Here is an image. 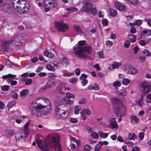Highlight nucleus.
Listing matches in <instances>:
<instances>
[{
  "label": "nucleus",
  "instance_id": "ea45409f",
  "mask_svg": "<svg viewBox=\"0 0 151 151\" xmlns=\"http://www.w3.org/2000/svg\"><path fill=\"white\" fill-rule=\"evenodd\" d=\"M32 82V80L30 79H27L25 80V84L26 85H28L31 84Z\"/></svg>",
  "mask_w": 151,
  "mask_h": 151
},
{
  "label": "nucleus",
  "instance_id": "2f4dec72",
  "mask_svg": "<svg viewBox=\"0 0 151 151\" xmlns=\"http://www.w3.org/2000/svg\"><path fill=\"white\" fill-rule=\"evenodd\" d=\"M77 9L76 8L70 7L66 9V10L70 12H73L77 11Z\"/></svg>",
  "mask_w": 151,
  "mask_h": 151
},
{
  "label": "nucleus",
  "instance_id": "2eb2a0df",
  "mask_svg": "<svg viewBox=\"0 0 151 151\" xmlns=\"http://www.w3.org/2000/svg\"><path fill=\"white\" fill-rule=\"evenodd\" d=\"M110 124L109 127L111 129H114L117 128L118 125L117 124L114 118H111L109 120Z\"/></svg>",
  "mask_w": 151,
  "mask_h": 151
},
{
  "label": "nucleus",
  "instance_id": "37998d69",
  "mask_svg": "<svg viewBox=\"0 0 151 151\" xmlns=\"http://www.w3.org/2000/svg\"><path fill=\"white\" fill-rule=\"evenodd\" d=\"M46 68L47 69L52 71H54L55 70V68L50 64H47L46 66Z\"/></svg>",
  "mask_w": 151,
  "mask_h": 151
},
{
  "label": "nucleus",
  "instance_id": "72a5a7b5",
  "mask_svg": "<svg viewBox=\"0 0 151 151\" xmlns=\"http://www.w3.org/2000/svg\"><path fill=\"white\" fill-rule=\"evenodd\" d=\"M143 34L147 36H151V30H145L142 32Z\"/></svg>",
  "mask_w": 151,
  "mask_h": 151
},
{
  "label": "nucleus",
  "instance_id": "6e6552de",
  "mask_svg": "<svg viewBox=\"0 0 151 151\" xmlns=\"http://www.w3.org/2000/svg\"><path fill=\"white\" fill-rule=\"evenodd\" d=\"M23 38L24 37H22L20 33H17L11 39L10 42L11 43L14 42V45L16 46H20L22 45L21 40H24Z\"/></svg>",
  "mask_w": 151,
  "mask_h": 151
},
{
  "label": "nucleus",
  "instance_id": "393cba45",
  "mask_svg": "<svg viewBox=\"0 0 151 151\" xmlns=\"http://www.w3.org/2000/svg\"><path fill=\"white\" fill-rule=\"evenodd\" d=\"M143 96L142 95H141L138 101L137 104L140 107L143 106Z\"/></svg>",
  "mask_w": 151,
  "mask_h": 151
},
{
  "label": "nucleus",
  "instance_id": "9d476101",
  "mask_svg": "<svg viewBox=\"0 0 151 151\" xmlns=\"http://www.w3.org/2000/svg\"><path fill=\"white\" fill-rule=\"evenodd\" d=\"M55 26L59 31L65 32L69 29V26L62 21L56 23Z\"/></svg>",
  "mask_w": 151,
  "mask_h": 151
},
{
  "label": "nucleus",
  "instance_id": "a878e982",
  "mask_svg": "<svg viewBox=\"0 0 151 151\" xmlns=\"http://www.w3.org/2000/svg\"><path fill=\"white\" fill-rule=\"evenodd\" d=\"M121 85V83L119 81H116L113 83V86L114 87V89L117 90L118 89L117 88L120 87Z\"/></svg>",
  "mask_w": 151,
  "mask_h": 151
},
{
  "label": "nucleus",
  "instance_id": "4468645a",
  "mask_svg": "<svg viewBox=\"0 0 151 151\" xmlns=\"http://www.w3.org/2000/svg\"><path fill=\"white\" fill-rule=\"evenodd\" d=\"M25 1L23 0H13L12 2V4L13 7L17 9L19 6L23 5V3H25Z\"/></svg>",
  "mask_w": 151,
  "mask_h": 151
},
{
  "label": "nucleus",
  "instance_id": "f03ea898",
  "mask_svg": "<svg viewBox=\"0 0 151 151\" xmlns=\"http://www.w3.org/2000/svg\"><path fill=\"white\" fill-rule=\"evenodd\" d=\"M50 104L42 105L37 104L35 101H33L30 105V109L32 114L36 116L41 117L49 114L51 111Z\"/></svg>",
  "mask_w": 151,
  "mask_h": 151
},
{
  "label": "nucleus",
  "instance_id": "f704fd0d",
  "mask_svg": "<svg viewBox=\"0 0 151 151\" xmlns=\"http://www.w3.org/2000/svg\"><path fill=\"white\" fill-rule=\"evenodd\" d=\"M143 53L147 57H150L151 56V53L147 50H145L143 51Z\"/></svg>",
  "mask_w": 151,
  "mask_h": 151
},
{
  "label": "nucleus",
  "instance_id": "09e8293b",
  "mask_svg": "<svg viewBox=\"0 0 151 151\" xmlns=\"http://www.w3.org/2000/svg\"><path fill=\"white\" fill-rule=\"evenodd\" d=\"M39 99L44 101L47 104H50L49 100H48V99L45 98H39Z\"/></svg>",
  "mask_w": 151,
  "mask_h": 151
},
{
  "label": "nucleus",
  "instance_id": "6e6d98bb",
  "mask_svg": "<svg viewBox=\"0 0 151 151\" xmlns=\"http://www.w3.org/2000/svg\"><path fill=\"white\" fill-rule=\"evenodd\" d=\"M106 44L107 46L110 47L112 46L113 43L111 42L108 40L106 42Z\"/></svg>",
  "mask_w": 151,
  "mask_h": 151
},
{
  "label": "nucleus",
  "instance_id": "0e129e2a",
  "mask_svg": "<svg viewBox=\"0 0 151 151\" xmlns=\"http://www.w3.org/2000/svg\"><path fill=\"white\" fill-rule=\"evenodd\" d=\"M73 74L72 73H65L63 74V76L64 77H69L72 76Z\"/></svg>",
  "mask_w": 151,
  "mask_h": 151
},
{
  "label": "nucleus",
  "instance_id": "cd10ccee",
  "mask_svg": "<svg viewBox=\"0 0 151 151\" xmlns=\"http://www.w3.org/2000/svg\"><path fill=\"white\" fill-rule=\"evenodd\" d=\"M16 101L15 100H12L9 102L7 105L8 109L12 108L16 104Z\"/></svg>",
  "mask_w": 151,
  "mask_h": 151
},
{
  "label": "nucleus",
  "instance_id": "4c0bfd02",
  "mask_svg": "<svg viewBox=\"0 0 151 151\" xmlns=\"http://www.w3.org/2000/svg\"><path fill=\"white\" fill-rule=\"evenodd\" d=\"M81 109V107L78 106H76L75 108L74 113L76 114L78 113L79 111Z\"/></svg>",
  "mask_w": 151,
  "mask_h": 151
},
{
  "label": "nucleus",
  "instance_id": "680f3d73",
  "mask_svg": "<svg viewBox=\"0 0 151 151\" xmlns=\"http://www.w3.org/2000/svg\"><path fill=\"white\" fill-rule=\"evenodd\" d=\"M93 90H98L99 89V87L97 84H95L94 86H93Z\"/></svg>",
  "mask_w": 151,
  "mask_h": 151
},
{
  "label": "nucleus",
  "instance_id": "7c9ffc66",
  "mask_svg": "<svg viewBox=\"0 0 151 151\" xmlns=\"http://www.w3.org/2000/svg\"><path fill=\"white\" fill-rule=\"evenodd\" d=\"M7 81L9 83H11V85L12 86H14L16 85L17 83V82L16 81H13L12 79H8L7 80Z\"/></svg>",
  "mask_w": 151,
  "mask_h": 151
},
{
  "label": "nucleus",
  "instance_id": "603ef678",
  "mask_svg": "<svg viewBox=\"0 0 151 151\" xmlns=\"http://www.w3.org/2000/svg\"><path fill=\"white\" fill-rule=\"evenodd\" d=\"M102 23L103 25L106 26L108 24V21L105 19H103L102 20Z\"/></svg>",
  "mask_w": 151,
  "mask_h": 151
},
{
  "label": "nucleus",
  "instance_id": "b1692460",
  "mask_svg": "<svg viewBox=\"0 0 151 151\" xmlns=\"http://www.w3.org/2000/svg\"><path fill=\"white\" fill-rule=\"evenodd\" d=\"M121 62L117 63L116 62H114L112 65V67L113 69H116L119 67L121 65Z\"/></svg>",
  "mask_w": 151,
  "mask_h": 151
},
{
  "label": "nucleus",
  "instance_id": "58836bf2",
  "mask_svg": "<svg viewBox=\"0 0 151 151\" xmlns=\"http://www.w3.org/2000/svg\"><path fill=\"white\" fill-rule=\"evenodd\" d=\"M80 113L82 119L84 121L86 119V117L85 113L84 112L83 110H82Z\"/></svg>",
  "mask_w": 151,
  "mask_h": 151
},
{
  "label": "nucleus",
  "instance_id": "1a4fd4ad",
  "mask_svg": "<svg viewBox=\"0 0 151 151\" xmlns=\"http://www.w3.org/2000/svg\"><path fill=\"white\" fill-rule=\"evenodd\" d=\"M29 5L25 1V3H23V5H20L17 9L19 14H24L29 11Z\"/></svg>",
  "mask_w": 151,
  "mask_h": 151
},
{
  "label": "nucleus",
  "instance_id": "412c9836",
  "mask_svg": "<svg viewBox=\"0 0 151 151\" xmlns=\"http://www.w3.org/2000/svg\"><path fill=\"white\" fill-rule=\"evenodd\" d=\"M139 121V119L136 116L133 115L131 116V122H134L135 123H138Z\"/></svg>",
  "mask_w": 151,
  "mask_h": 151
},
{
  "label": "nucleus",
  "instance_id": "4be33fe9",
  "mask_svg": "<svg viewBox=\"0 0 151 151\" xmlns=\"http://www.w3.org/2000/svg\"><path fill=\"white\" fill-rule=\"evenodd\" d=\"M117 93L120 96H125L127 95V91L125 89H123L118 91Z\"/></svg>",
  "mask_w": 151,
  "mask_h": 151
},
{
  "label": "nucleus",
  "instance_id": "338daca9",
  "mask_svg": "<svg viewBox=\"0 0 151 151\" xmlns=\"http://www.w3.org/2000/svg\"><path fill=\"white\" fill-rule=\"evenodd\" d=\"M81 70L79 68H77L76 69L75 72L77 76L79 75L80 74Z\"/></svg>",
  "mask_w": 151,
  "mask_h": 151
},
{
  "label": "nucleus",
  "instance_id": "39448f33",
  "mask_svg": "<svg viewBox=\"0 0 151 151\" xmlns=\"http://www.w3.org/2000/svg\"><path fill=\"white\" fill-rule=\"evenodd\" d=\"M112 102L114 106V112L116 115L120 117L118 120L119 122L122 120V117L125 114L126 109L121 100L118 98L114 97L111 98Z\"/></svg>",
  "mask_w": 151,
  "mask_h": 151
},
{
  "label": "nucleus",
  "instance_id": "0eeeda50",
  "mask_svg": "<svg viewBox=\"0 0 151 151\" xmlns=\"http://www.w3.org/2000/svg\"><path fill=\"white\" fill-rule=\"evenodd\" d=\"M57 4L55 0H45L44 2V10L47 12L56 7Z\"/></svg>",
  "mask_w": 151,
  "mask_h": 151
},
{
  "label": "nucleus",
  "instance_id": "864d4df0",
  "mask_svg": "<svg viewBox=\"0 0 151 151\" xmlns=\"http://www.w3.org/2000/svg\"><path fill=\"white\" fill-rule=\"evenodd\" d=\"M9 88V86L7 85H4L1 87L2 90L4 91H7Z\"/></svg>",
  "mask_w": 151,
  "mask_h": 151
},
{
  "label": "nucleus",
  "instance_id": "423d86ee",
  "mask_svg": "<svg viewBox=\"0 0 151 151\" xmlns=\"http://www.w3.org/2000/svg\"><path fill=\"white\" fill-rule=\"evenodd\" d=\"M30 123V121H28L24 125L23 130L21 132H17L15 134V138L17 140L21 139H24L27 137L29 130V127Z\"/></svg>",
  "mask_w": 151,
  "mask_h": 151
},
{
  "label": "nucleus",
  "instance_id": "5fc2aeb1",
  "mask_svg": "<svg viewBox=\"0 0 151 151\" xmlns=\"http://www.w3.org/2000/svg\"><path fill=\"white\" fill-rule=\"evenodd\" d=\"M130 45V42L129 41L126 40L124 42V46L127 48L129 47Z\"/></svg>",
  "mask_w": 151,
  "mask_h": 151
},
{
  "label": "nucleus",
  "instance_id": "c03bdc74",
  "mask_svg": "<svg viewBox=\"0 0 151 151\" xmlns=\"http://www.w3.org/2000/svg\"><path fill=\"white\" fill-rule=\"evenodd\" d=\"M91 147L88 145H86L84 146V150L86 151H90L91 149Z\"/></svg>",
  "mask_w": 151,
  "mask_h": 151
},
{
  "label": "nucleus",
  "instance_id": "13d9d810",
  "mask_svg": "<svg viewBox=\"0 0 151 151\" xmlns=\"http://www.w3.org/2000/svg\"><path fill=\"white\" fill-rule=\"evenodd\" d=\"M90 12L93 15H95L96 14V9L94 8H92L90 10Z\"/></svg>",
  "mask_w": 151,
  "mask_h": 151
},
{
  "label": "nucleus",
  "instance_id": "4d7b16f0",
  "mask_svg": "<svg viewBox=\"0 0 151 151\" xmlns=\"http://www.w3.org/2000/svg\"><path fill=\"white\" fill-rule=\"evenodd\" d=\"M70 121L72 123H76L78 122V120L76 118H71L70 119Z\"/></svg>",
  "mask_w": 151,
  "mask_h": 151
},
{
  "label": "nucleus",
  "instance_id": "a19ab883",
  "mask_svg": "<svg viewBox=\"0 0 151 151\" xmlns=\"http://www.w3.org/2000/svg\"><path fill=\"white\" fill-rule=\"evenodd\" d=\"M142 22V21L141 20H138L134 21L133 24L134 25H137L138 26H140Z\"/></svg>",
  "mask_w": 151,
  "mask_h": 151
},
{
  "label": "nucleus",
  "instance_id": "bb28decb",
  "mask_svg": "<svg viewBox=\"0 0 151 151\" xmlns=\"http://www.w3.org/2000/svg\"><path fill=\"white\" fill-rule=\"evenodd\" d=\"M109 13L111 16L114 17L116 15L117 12L116 10L113 9H111L109 10Z\"/></svg>",
  "mask_w": 151,
  "mask_h": 151
},
{
  "label": "nucleus",
  "instance_id": "79ce46f5",
  "mask_svg": "<svg viewBox=\"0 0 151 151\" xmlns=\"http://www.w3.org/2000/svg\"><path fill=\"white\" fill-rule=\"evenodd\" d=\"M129 36L132 37H133V38H129L131 42H134L136 41V38L134 35H129Z\"/></svg>",
  "mask_w": 151,
  "mask_h": 151
},
{
  "label": "nucleus",
  "instance_id": "9b49d317",
  "mask_svg": "<svg viewBox=\"0 0 151 151\" xmlns=\"http://www.w3.org/2000/svg\"><path fill=\"white\" fill-rule=\"evenodd\" d=\"M142 93H147L150 92L151 86L147 81H144L142 84Z\"/></svg>",
  "mask_w": 151,
  "mask_h": 151
},
{
  "label": "nucleus",
  "instance_id": "f257e3e1",
  "mask_svg": "<svg viewBox=\"0 0 151 151\" xmlns=\"http://www.w3.org/2000/svg\"><path fill=\"white\" fill-rule=\"evenodd\" d=\"M35 140L39 147L44 151H49L50 147L54 148L55 151H61L58 144L60 136L58 133L50 134L46 137L45 141L42 140L39 137H37Z\"/></svg>",
  "mask_w": 151,
  "mask_h": 151
},
{
  "label": "nucleus",
  "instance_id": "c85d7f7f",
  "mask_svg": "<svg viewBox=\"0 0 151 151\" xmlns=\"http://www.w3.org/2000/svg\"><path fill=\"white\" fill-rule=\"evenodd\" d=\"M124 142L129 147H132L133 146V143L130 140H128V139H125Z\"/></svg>",
  "mask_w": 151,
  "mask_h": 151
},
{
  "label": "nucleus",
  "instance_id": "052dcab7",
  "mask_svg": "<svg viewBox=\"0 0 151 151\" xmlns=\"http://www.w3.org/2000/svg\"><path fill=\"white\" fill-rule=\"evenodd\" d=\"M87 75L84 74H81L80 78L81 80H85L87 78Z\"/></svg>",
  "mask_w": 151,
  "mask_h": 151
},
{
  "label": "nucleus",
  "instance_id": "3c124183",
  "mask_svg": "<svg viewBox=\"0 0 151 151\" xmlns=\"http://www.w3.org/2000/svg\"><path fill=\"white\" fill-rule=\"evenodd\" d=\"M130 82V80L127 79H125L123 80L122 83L123 84L127 85Z\"/></svg>",
  "mask_w": 151,
  "mask_h": 151
},
{
  "label": "nucleus",
  "instance_id": "5701e85b",
  "mask_svg": "<svg viewBox=\"0 0 151 151\" xmlns=\"http://www.w3.org/2000/svg\"><path fill=\"white\" fill-rule=\"evenodd\" d=\"M73 27L75 31L81 33L82 32V30L80 27L77 24H74Z\"/></svg>",
  "mask_w": 151,
  "mask_h": 151
},
{
  "label": "nucleus",
  "instance_id": "69168bd1",
  "mask_svg": "<svg viewBox=\"0 0 151 151\" xmlns=\"http://www.w3.org/2000/svg\"><path fill=\"white\" fill-rule=\"evenodd\" d=\"M139 137L141 139H142L144 136V134L142 132H140L139 133Z\"/></svg>",
  "mask_w": 151,
  "mask_h": 151
},
{
  "label": "nucleus",
  "instance_id": "a211bd4d",
  "mask_svg": "<svg viewBox=\"0 0 151 151\" xmlns=\"http://www.w3.org/2000/svg\"><path fill=\"white\" fill-rule=\"evenodd\" d=\"M137 136L136 134L134 133H129L128 135V138H126L125 139H128V140H134L136 139Z\"/></svg>",
  "mask_w": 151,
  "mask_h": 151
},
{
  "label": "nucleus",
  "instance_id": "de8ad7c7",
  "mask_svg": "<svg viewBox=\"0 0 151 151\" xmlns=\"http://www.w3.org/2000/svg\"><path fill=\"white\" fill-rule=\"evenodd\" d=\"M101 148V146L99 144H97L95 146L94 150V151H100Z\"/></svg>",
  "mask_w": 151,
  "mask_h": 151
},
{
  "label": "nucleus",
  "instance_id": "aec40b11",
  "mask_svg": "<svg viewBox=\"0 0 151 151\" xmlns=\"http://www.w3.org/2000/svg\"><path fill=\"white\" fill-rule=\"evenodd\" d=\"M20 97L21 98H23L27 95L29 93V91L27 89H24L21 91L20 92Z\"/></svg>",
  "mask_w": 151,
  "mask_h": 151
},
{
  "label": "nucleus",
  "instance_id": "e433bc0d",
  "mask_svg": "<svg viewBox=\"0 0 151 151\" xmlns=\"http://www.w3.org/2000/svg\"><path fill=\"white\" fill-rule=\"evenodd\" d=\"M66 96L67 98L69 99L70 98H73L75 96L74 94L71 93H66Z\"/></svg>",
  "mask_w": 151,
  "mask_h": 151
},
{
  "label": "nucleus",
  "instance_id": "6ab92c4d",
  "mask_svg": "<svg viewBox=\"0 0 151 151\" xmlns=\"http://www.w3.org/2000/svg\"><path fill=\"white\" fill-rule=\"evenodd\" d=\"M55 85V81L54 79L50 80L47 83V87L48 88H51L53 87Z\"/></svg>",
  "mask_w": 151,
  "mask_h": 151
},
{
  "label": "nucleus",
  "instance_id": "e2e57ef3",
  "mask_svg": "<svg viewBox=\"0 0 151 151\" xmlns=\"http://www.w3.org/2000/svg\"><path fill=\"white\" fill-rule=\"evenodd\" d=\"M54 66L55 67H58L59 65V63L57 60H54L52 63Z\"/></svg>",
  "mask_w": 151,
  "mask_h": 151
},
{
  "label": "nucleus",
  "instance_id": "a18cd8bd",
  "mask_svg": "<svg viewBox=\"0 0 151 151\" xmlns=\"http://www.w3.org/2000/svg\"><path fill=\"white\" fill-rule=\"evenodd\" d=\"M6 134L7 136H11L13 135L14 134L12 131L9 130L6 132Z\"/></svg>",
  "mask_w": 151,
  "mask_h": 151
},
{
  "label": "nucleus",
  "instance_id": "ddd939ff",
  "mask_svg": "<svg viewBox=\"0 0 151 151\" xmlns=\"http://www.w3.org/2000/svg\"><path fill=\"white\" fill-rule=\"evenodd\" d=\"M126 71L128 74H135L137 73V70L134 67L130 65H128L126 67Z\"/></svg>",
  "mask_w": 151,
  "mask_h": 151
},
{
  "label": "nucleus",
  "instance_id": "20e7f679",
  "mask_svg": "<svg viewBox=\"0 0 151 151\" xmlns=\"http://www.w3.org/2000/svg\"><path fill=\"white\" fill-rule=\"evenodd\" d=\"M85 42L84 40L80 41L73 48L74 52L78 58H84L92 52L91 47L84 45Z\"/></svg>",
  "mask_w": 151,
  "mask_h": 151
},
{
  "label": "nucleus",
  "instance_id": "c9c22d12",
  "mask_svg": "<svg viewBox=\"0 0 151 151\" xmlns=\"http://www.w3.org/2000/svg\"><path fill=\"white\" fill-rule=\"evenodd\" d=\"M91 136L94 139H97L99 138L98 134L95 132H92L91 133Z\"/></svg>",
  "mask_w": 151,
  "mask_h": 151
},
{
  "label": "nucleus",
  "instance_id": "c756f323",
  "mask_svg": "<svg viewBox=\"0 0 151 151\" xmlns=\"http://www.w3.org/2000/svg\"><path fill=\"white\" fill-rule=\"evenodd\" d=\"M15 77H16V75H13L11 74H9L8 75L3 76L2 78L4 79H5L9 78H14Z\"/></svg>",
  "mask_w": 151,
  "mask_h": 151
},
{
  "label": "nucleus",
  "instance_id": "473e14b6",
  "mask_svg": "<svg viewBox=\"0 0 151 151\" xmlns=\"http://www.w3.org/2000/svg\"><path fill=\"white\" fill-rule=\"evenodd\" d=\"M100 134V136L101 137L105 138H106L108 136V134L107 133H104L101 132H99Z\"/></svg>",
  "mask_w": 151,
  "mask_h": 151
},
{
  "label": "nucleus",
  "instance_id": "bf43d9fd",
  "mask_svg": "<svg viewBox=\"0 0 151 151\" xmlns=\"http://www.w3.org/2000/svg\"><path fill=\"white\" fill-rule=\"evenodd\" d=\"M145 20L147 22L148 25L151 27V20L150 18H145Z\"/></svg>",
  "mask_w": 151,
  "mask_h": 151
},
{
  "label": "nucleus",
  "instance_id": "774afa93",
  "mask_svg": "<svg viewBox=\"0 0 151 151\" xmlns=\"http://www.w3.org/2000/svg\"><path fill=\"white\" fill-rule=\"evenodd\" d=\"M140 148L138 147H134L132 149V151H139Z\"/></svg>",
  "mask_w": 151,
  "mask_h": 151
},
{
  "label": "nucleus",
  "instance_id": "f3484780",
  "mask_svg": "<svg viewBox=\"0 0 151 151\" xmlns=\"http://www.w3.org/2000/svg\"><path fill=\"white\" fill-rule=\"evenodd\" d=\"M11 43L10 40L9 41L3 42L2 44V48L4 50H6L7 49V47L9 46V45Z\"/></svg>",
  "mask_w": 151,
  "mask_h": 151
},
{
  "label": "nucleus",
  "instance_id": "49530a36",
  "mask_svg": "<svg viewBox=\"0 0 151 151\" xmlns=\"http://www.w3.org/2000/svg\"><path fill=\"white\" fill-rule=\"evenodd\" d=\"M77 81V78H71L69 79V81L73 83H76Z\"/></svg>",
  "mask_w": 151,
  "mask_h": 151
},
{
  "label": "nucleus",
  "instance_id": "f8f14e48",
  "mask_svg": "<svg viewBox=\"0 0 151 151\" xmlns=\"http://www.w3.org/2000/svg\"><path fill=\"white\" fill-rule=\"evenodd\" d=\"M85 4L81 8V11H86L89 12L91 9L92 6L91 4L90 0H84Z\"/></svg>",
  "mask_w": 151,
  "mask_h": 151
},
{
  "label": "nucleus",
  "instance_id": "8fccbe9b",
  "mask_svg": "<svg viewBox=\"0 0 151 151\" xmlns=\"http://www.w3.org/2000/svg\"><path fill=\"white\" fill-rule=\"evenodd\" d=\"M84 112L88 115H90L91 114V112L90 110L88 109L83 110Z\"/></svg>",
  "mask_w": 151,
  "mask_h": 151
},
{
  "label": "nucleus",
  "instance_id": "7ed1b4c3",
  "mask_svg": "<svg viewBox=\"0 0 151 151\" xmlns=\"http://www.w3.org/2000/svg\"><path fill=\"white\" fill-rule=\"evenodd\" d=\"M65 99V97L62 98L58 96L55 100V116L57 119H64L67 118L69 115L67 111L63 109L65 106L64 104Z\"/></svg>",
  "mask_w": 151,
  "mask_h": 151
},
{
  "label": "nucleus",
  "instance_id": "dca6fc26",
  "mask_svg": "<svg viewBox=\"0 0 151 151\" xmlns=\"http://www.w3.org/2000/svg\"><path fill=\"white\" fill-rule=\"evenodd\" d=\"M116 8L122 12L125 11L126 6L125 5L122 4L119 2L116 1L114 3Z\"/></svg>",
  "mask_w": 151,
  "mask_h": 151
}]
</instances>
